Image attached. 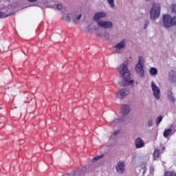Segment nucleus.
<instances>
[{
	"label": "nucleus",
	"instance_id": "nucleus-22",
	"mask_svg": "<svg viewBox=\"0 0 176 176\" xmlns=\"http://www.w3.org/2000/svg\"><path fill=\"white\" fill-rule=\"evenodd\" d=\"M140 167L144 170L142 175H144L145 173H146V162H143L140 164Z\"/></svg>",
	"mask_w": 176,
	"mask_h": 176
},
{
	"label": "nucleus",
	"instance_id": "nucleus-23",
	"mask_svg": "<svg viewBox=\"0 0 176 176\" xmlns=\"http://www.w3.org/2000/svg\"><path fill=\"white\" fill-rule=\"evenodd\" d=\"M107 3H109L111 9H113V8H115V0H107Z\"/></svg>",
	"mask_w": 176,
	"mask_h": 176
},
{
	"label": "nucleus",
	"instance_id": "nucleus-31",
	"mask_svg": "<svg viewBox=\"0 0 176 176\" xmlns=\"http://www.w3.org/2000/svg\"><path fill=\"white\" fill-rule=\"evenodd\" d=\"M153 173H155V168H153V166H151L150 167V174H151V175H153Z\"/></svg>",
	"mask_w": 176,
	"mask_h": 176
},
{
	"label": "nucleus",
	"instance_id": "nucleus-41",
	"mask_svg": "<svg viewBox=\"0 0 176 176\" xmlns=\"http://www.w3.org/2000/svg\"><path fill=\"white\" fill-rule=\"evenodd\" d=\"M175 176H176V173H175Z\"/></svg>",
	"mask_w": 176,
	"mask_h": 176
},
{
	"label": "nucleus",
	"instance_id": "nucleus-21",
	"mask_svg": "<svg viewBox=\"0 0 176 176\" xmlns=\"http://www.w3.org/2000/svg\"><path fill=\"white\" fill-rule=\"evenodd\" d=\"M162 120H163V117L162 116H159L155 120L156 126H159Z\"/></svg>",
	"mask_w": 176,
	"mask_h": 176
},
{
	"label": "nucleus",
	"instance_id": "nucleus-16",
	"mask_svg": "<svg viewBox=\"0 0 176 176\" xmlns=\"http://www.w3.org/2000/svg\"><path fill=\"white\" fill-rule=\"evenodd\" d=\"M63 19L65 21H67V23H71L73 19L72 12L67 14H65Z\"/></svg>",
	"mask_w": 176,
	"mask_h": 176
},
{
	"label": "nucleus",
	"instance_id": "nucleus-11",
	"mask_svg": "<svg viewBox=\"0 0 176 176\" xmlns=\"http://www.w3.org/2000/svg\"><path fill=\"white\" fill-rule=\"evenodd\" d=\"M131 111V107L128 104H124L121 107V113L123 115L124 118H126Z\"/></svg>",
	"mask_w": 176,
	"mask_h": 176
},
{
	"label": "nucleus",
	"instance_id": "nucleus-28",
	"mask_svg": "<svg viewBox=\"0 0 176 176\" xmlns=\"http://www.w3.org/2000/svg\"><path fill=\"white\" fill-rule=\"evenodd\" d=\"M170 10L171 12H173V13L176 14V5L173 4L170 6Z\"/></svg>",
	"mask_w": 176,
	"mask_h": 176
},
{
	"label": "nucleus",
	"instance_id": "nucleus-33",
	"mask_svg": "<svg viewBox=\"0 0 176 176\" xmlns=\"http://www.w3.org/2000/svg\"><path fill=\"white\" fill-rule=\"evenodd\" d=\"M44 5H45V6H47V8H50V6H49V1H45V2L44 3Z\"/></svg>",
	"mask_w": 176,
	"mask_h": 176
},
{
	"label": "nucleus",
	"instance_id": "nucleus-13",
	"mask_svg": "<svg viewBox=\"0 0 176 176\" xmlns=\"http://www.w3.org/2000/svg\"><path fill=\"white\" fill-rule=\"evenodd\" d=\"M144 145L145 144L144 143V140H142L141 138L138 137L136 138L135 141V146L136 149L144 148Z\"/></svg>",
	"mask_w": 176,
	"mask_h": 176
},
{
	"label": "nucleus",
	"instance_id": "nucleus-5",
	"mask_svg": "<svg viewBox=\"0 0 176 176\" xmlns=\"http://www.w3.org/2000/svg\"><path fill=\"white\" fill-rule=\"evenodd\" d=\"M116 170L118 174H124V173H126V162H124V160H120L116 164Z\"/></svg>",
	"mask_w": 176,
	"mask_h": 176
},
{
	"label": "nucleus",
	"instance_id": "nucleus-39",
	"mask_svg": "<svg viewBox=\"0 0 176 176\" xmlns=\"http://www.w3.org/2000/svg\"><path fill=\"white\" fill-rule=\"evenodd\" d=\"M146 1H151V0H146Z\"/></svg>",
	"mask_w": 176,
	"mask_h": 176
},
{
	"label": "nucleus",
	"instance_id": "nucleus-6",
	"mask_svg": "<svg viewBox=\"0 0 176 176\" xmlns=\"http://www.w3.org/2000/svg\"><path fill=\"white\" fill-rule=\"evenodd\" d=\"M98 27H100V28H104V30H111V28H113V23L111 21H99L98 22Z\"/></svg>",
	"mask_w": 176,
	"mask_h": 176
},
{
	"label": "nucleus",
	"instance_id": "nucleus-8",
	"mask_svg": "<svg viewBox=\"0 0 176 176\" xmlns=\"http://www.w3.org/2000/svg\"><path fill=\"white\" fill-rule=\"evenodd\" d=\"M151 89L153 94V96L156 100L160 99V88L159 87L156 86V84H155V82H151Z\"/></svg>",
	"mask_w": 176,
	"mask_h": 176
},
{
	"label": "nucleus",
	"instance_id": "nucleus-35",
	"mask_svg": "<svg viewBox=\"0 0 176 176\" xmlns=\"http://www.w3.org/2000/svg\"><path fill=\"white\" fill-rule=\"evenodd\" d=\"M81 171H86V167H82Z\"/></svg>",
	"mask_w": 176,
	"mask_h": 176
},
{
	"label": "nucleus",
	"instance_id": "nucleus-37",
	"mask_svg": "<svg viewBox=\"0 0 176 176\" xmlns=\"http://www.w3.org/2000/svg\"><path fill=\"white\" fill-rule=\"evenodd\" d=\"M148 23H145V25H145V26H144V28H146V27H148Z\"/></svg>",
	"mask_w": 176,
	"mask_h": 176
},
{
	"label": "nucleus",
	"instance_id": "nucleus-24",
	"mask_svg": "<svg viewBox=\"0 0 176 176\" xmlns=\"http://www.w3.org/2000/svg\"><path fill=\"white\" fill-rule=\"evenodd\" d=\"M104 157V155H100L99 156H96L92 159V162L94 163V162H97L100 160V159H102Z\"/></svg>",
	"mask_w": 176,
	"mask_h": 176
},
{
	"label": "nucleus",
	"instance_id": "nucleus-30",
	"mask_svg": "<svg viewBox=\"0 0 176 176\" xmlns=\"http://www.w3.org/2000/svg\"><path fill=\"white\" fill-rule=\"evenodd\" d=\"M9 15H5V14L2 12H0V18L1 19H5V17H8Z\"/></svg>",
	"mask_w": 176,
	"mask_h": 176
},
{
	"label": "nucleus",
	"instance_id": "nucleus-7",
	"mask_svg": "<svg viewBox=\"0 0 176 176\" xmlns=\"http://www.w3.org/2000/svg\"><path fill=\"white\" fill-rule=\"evenodd\" d=\"M107 17V12L105 11H100L95 13L93 16L94 21L96 22V24L98 25L99 21H102V19Z\"/></svg>",
	"mask_w": 176,
	"mask_h": 176
},
{
	"label": "nucleus",
	"instance_id": "nucleus-17",
	"mask_svg": "<svg viewBox=\"0 0 176 176\" xmlns=\"http://www.w3.org/2000/svg\"><path fill=\"white\" fill-rule=\"evenodd\" d=\"M168 98L169 101H171V102H176L175 96H174V94H173V91H169L168 92Z\"/></svg>",
	"mask_w": 176,
	"mask_h": 176
},
{
	"label": "nucleus",
	"instance_id": "nucleus-10",
	"mask_svg": "<svg viewBox=\"0 0 176 176\" xmlns=\"http://www.w3.org/2000/svg\"><path fill=\"white\" fill-rule=\"evenodd\" d=\"M124 120H126V117L124 116H121L118 118H111L109 119L111 124H113L114 126H119V124H120V123L123 122Z\"/></svg>",
	"mask_w": 176,
	"mask_h": 176
},
{
	"label": "nucleus",
	"instance_id": "nucleus-38",
	"mask_svg": "<svg viewBox=\"0 0 176 176\" xmlns=\"http://www.w3.org/2000/svg\"><path fill=\"white\" fill-rule=\"evenodd\" d=\"M166 148H164V147H162V152H164V150H165Z\"/></svg>",
	"mask_w": 176,
	"mask_h": 176
},
{
	"label": "nucleus",
	"instance_id": "nucleus-19",
	"mask_svg": "<svg viewBox=\"0 0 176 176\" xmlns=\"http://www.w3.org/2000/svg\"><path fill=\"white\" fill-rule=\"evenodd\" d=\"M150 74L152 75V76H155V75H157V69L155 67H151L149 70Z\"/></svg>",
	"mask_w": 176,
	"mask_h": 176
},
{
	"label": "nucleus",
	"instance_id": "nucleus-14",
	"mask_svg": "<svg viewBox=\"0 0 176 176\" xmlns=\"http://www.w3.org/2000/svg\"><path fill=\"white\" fill-rule=\"evenodd\" d=\"M168 80L170 83H175L176 82V72L174 70H170L168 73Z\"/></svg>",
	"mask_w": 176,
	"mask_h": 176
},
{
	"label": "nucleus",
	"instance_id": "nucleus-20",
	"mask_svg": "<svg viewBox=\"0 0 176 176\" xmlns=\"http://www.w3.org/2000/svg\"><path fill=\"white\" fill-rule=\"evenodd\" d=\"M171 129H165L164 131V137H165V138H167V137H168V135L171 134Z\"/></svg>",
	"mask_w": 176,
	"mask_h": 176
},
{
	"label": "nucleus",
	"instance_id": "nucleus-25",
	"mask_svg": "<svg viewBox=\"0 0 176 176\" xmlns=\"http://www.w3.org/2000/svg\"><path fill=\"white\" fill-rule=\"evenodd\" d=\"M159 155H160V151L155 150L153 153L154 158L157 159L159 157Z\"/></svg>",
	"mask_w": 176,
	"mask_h": 176
},
{
	"label": "nucleus",
	"instance_id": "nucleus-2",
	"mask_svg": "<svg viewBox=\"0 0 176 176\" xmlns=\"http://www.w3.org/2000/svg\"><path fill=\"white\" fill-rule=\"evenodd\" d=\"M145 65V58L144 56H140L138 58V62L135 65V71L142 78L144 76L145 72H144V66Z\"/></svg>",
	"mask_w": 176,
	"mask_h": 176
},
{
	"label": "nucleus",
	"instance_id": "nucleus-18",
	"mask_svg": "<svg viewBox=\"0 0 176 176\" xmlns=\"http://www.w3.org/2000/svg\"><path fill=\"white\" fill-rule=\"evenodd\" d=\"M97 36H100L101 38H104L105 39H109L110 38L109 33L107 32H104L102 34L98 33Z\"/></svg>",
	"mask_w": 176,
	"mask_h": 176
},
{
	"label": "nucleus",
	"instance_id": "nucleus-12",
	"mask_svg": "<svg viewBox=\"0 0 176 176\" xmlns=\"http://www.w3.org/2000/svg\"><path fill=\"white\" fill-rule=\"evenodd\" d=\"M126 39H122L121 41L118 43L115 46L114 49L116 52H120V50H123L126 47Z\"/></svg>",
	"mask_w": 176,
	"mask_h": 176
},
{
	"label": "nucleus",
	"instance_id": "nucleus-27",
	"mask_svg": "<svg viewBox=\"0 0 176 176\" xmlns=\"http://www.w3.org/2000/svg\"><path fill=\"white\" fill-rule=\"evenodd\" d=\"M140 157L144 162H148L149 160V156L148 155H142Z\"/></svg>",
	"mask_w": 176,
	"mask_h": 176
},
{
	"label": "nucleus",
	"instance_id": "nucleus-32",
	"mask_svg": "<svg viewBox=\"0 0 176 176\" xmlns=\"http://www.w3.org/2000/svg\"><path fill=\"white\" fill-rule=\"evenodd\" d=\"M56 8H57L58 10H61V9H63V6L61 4H58L56 6Z\"/></svg>",
	"mask_w": 176,
	"mask_h": 176
},
{
	"label": "nucleus",
	"instance_id": "nucleus-9",
	"mask_svg": "<svg viewBox=\"0 0 176 176\" xmlns=\"http://www.w3.org/2000/svg\"><path fill=\"white\" fill-rule=\"evenodd\" d=\"M129 94H130V89L129 88H124L117 93V97L120 100H123L126 98Z\"/></svg>",
	"mask_w": 176,
	"mask_h": 176
},
{
	"label": "nucleus",
	"instance_id": "nucleus-15",
	"mask_svg": "<svg viewBox=\"0 0 176 176\" xmlns=\"http://www.w3.org/2000/svg\"><path fill=\"white\" fill-rule=\"evenodd\" d=\"M72 13L73 16V23H74V24L78 23L79 20L82 19V13H79L78 12H72Z\"/></svg>",
	"mask_w": 176,
	"mask_h": 176
},
{
	"label": "nucleus",
	"instance_id": "nucleus-1",
	"mask_svg": "<svg viewBox=\"0 0 176 176\" xmlns=\"http://www.w3.org/2000/svg\"><path fill=\"white\" fill-rule=\"evenodd\" d=\"M128 65L129 61L126 60L118 67V72L122 78V80L119 82L121 87L134 86V80L131 79L130 70L127 68Z\"/></svg>",
	"mask_w": 176,
	"mask_h": 176
},
{
	"label": "nucleus",
	"instance_id": "nucleus-26",
	"mask_svg": "<svg viewBox=\"0 0 176 176\" xmlns=\"http://www.w3.org/2000/svg\"><path fill=\"white\" fill-rule=\"evenodd\" d=\"M164 176H175V173L173 171H167L164 173Z\"/></svg>",
	"mask_w": 176,
	"mask_h": 176
},
{
	"label": "nucleus",
	"instance_id": "nucleus-36",
	"mask_svg": "<svg viewBox=\"0 0 176 176\" xmlns=\"http://www.w3.org/2000/svg\"><path fill=\"white\" fill-rule=\"evenodd\" d=\"M28 2H36L38 0H28Z\"/></svg>",
	"mask_w": 176,
	"mask_h": 176
},
{
	"label": "nucleus",
	"instance_id": "nucleus-34",
	"mask_svg": "<svg viewBox=\"0 0 176 176\" xmlns=\"http://www.w3.org/2000/svg\"><path fill=\"white\" fill-rule=\"evenodd\" d=\"M119 133H120V131H119V130H117V131H115L113 132V134H114V135H118V134H119Z\"/></svg>",
	"mask_w": 176,
	"mask_h": 176
},
{
	"label": "nucleus",
	"instance_id": "nucleus-4",
	"mask_svg": "<svg viewBox=\"0 0 176 176\" xmlns=\"http://www.w3.org/2000/svg\"><path fill=\"white\" fill-rule=\"evenodd\" d=\"M162 7L160 3H155L150 11V18L151 20H157L160 16Z\"/></svg>",
	"mask_w": 176,
	"mask_h": 176
},
{
	"label": "nucleus",
	"instance_id": "nucleus-40",
	"mask_svg": "<svg viewBox=\"0 0 176 176\" xmlns=\"http://www.w3.org/2000/svg\"><path fill=\"white\" fill-rule=\"evenodd\" d=\"M77 173H79V171H77Z\"/></svg>",
	"mask_w": 176,
	"mask_h": 176
},
{
	"label": "nucleus",
	"instance_id": "nucleus-29",
	"mask_svg": "<svg viewBox=\"0 0 176 176\" xmlns=\"http://www.w3.org/2000/svg\"><path fill=\"white\" fill-rule=\"evenodd\" d=\"M147 124L148 127H152L153 126V120L151 119L148 121Z\"/></svg>",
	"mask_w": 176,
	"mask_h": 176
},
{
	"label": "nucleus",
	"instance_id": "nucleus-3",
	"mask_svg": "<svg viewBox=\"0 0 176 176\" xmlns=\"http://www.w3.org/2000/svg\"><path fill=\"white\" fill-rule=\"evenodd\" d=\"M164 25L166 28L175 27L176 25V15L171 16L170 14H164L163 16Z\"/></svg>",
	"mask_w": 176,
	"mask_h": 176
}]
</instances>
